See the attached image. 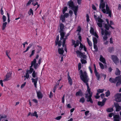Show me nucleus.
Segmentation results:
<instances>
[{
  "mask_svg": "<svg viewBox=\"0 0 121 121\" xmlns=\"http://www.w3.org/2000/svg\"><path fill=\"white\" fill-rule=\"evenodd\" d=\"M37 96L39 99H41L43 97V95L41 92L39 91L37 92Z\"/></svg>",
  "mask_w": 121,
  "mask_h": 121,
  "instance_id": "nucleus-21",
  "label": "nucleus"
},
{
  "mask_svg": "<svg viewBox=\"0 0 121 121\" xmlns=\"http://www.w3.org/2000/svg\"><path fill=\"white\" fill-rule=\"evenodd\" d=\"M99 60L104 64H106L105 59L101 55H100Z\"/></svg>",
  "mask_w": 121,
  "mask_h": 121,
  "instance_id": "nucleus-18",
  "label": "nucleus"
},
{
  "mask_svg": "<svg viewBox=\"0 0 121 121\" xmlns=\"http://www.w3.org/2000/svg\"><path fill=\"white\" fill-rule=\"evenodd\" d=\"M33 45V44L32 43H30L29 45L26 48V50L25 51H24V52H27L30 49V48Z\"/></svg>",
  "mask_w": 121,
  "mask_h": 121,
  "instance_id": "nucleus-28",
  "label": "nucleus"
},
{
  "mask_svg": "<svg viewBox=\"0 0 121 121\" xmlns=\"http://www.w3.org/2000/svg\"><path fill=\"white\" fill-rule=\"evenodd\" d=\"M69 13L70 14V15L71 16H72L73 14V12L71 10H70L69 12Z\"/></svg>",
  "mask_w": 121,
  "mask_h": 121,
  "instance_id": "nucleus-63",
  "label": "nucleus"
},
{
  "mask_svg": "<svg viewBox=\"0 0 121 121\" xmlns=\"http://www.w3.org/2000/svg\"><path fill=\"white\" fill-rule=\"evenodd\" d=\"M26 83V82H25L24 83L22 84L21 86V88H22L25 86Z\"/></svg>",
  "mask_w": 121,
  "mask_h": 121,
  "instance_id": "nucleus-58",
  "label": "nucleus"
},
{
  "mask_svg": "<svg viewBox=\"0 0 121 121\" xmlns=\"http://www.w3.org/2000/svg\"><path fill=\"white\" fill-rule=\"evenodd\" d=\"M100 9H101L104 13L108 14V16L111 17L112 10L110 9L107 2L104 1V0H100Z\"/></svg>",
  "mask_w": 121,
  "mask_h": 121,
  "instance_id": "nucleus-3",
  "label": "nucleus"
},
{
  "mask_svg": "<svg viewBox=\"0 0 121 121\" xmlns=\"http://www.w3.org/2000/svg\"><path fill=\"white\" fill-rule=\"evenodd\" d=\"M31 116H35L36 118H38V116L37 114V112L36 111H35L34 113H31Z\"/></svg>",
  "mask_w": 121,
  "mask_h": 121,
  "instance_id": "nucleus-29",
  "label": "nucleus"
},
{
  "mask_svg": "<svg viewBox=\"0 0 121 121\" xmlns=\"http://www.w3.org/2000/svg\"><path fill=\"white\" fill-rule=\"evenodd\" d=\"M67 4L69 6L70 8L72 9L74 11L75 15L76 16L78 6H74L73 2L71 0Z\"/></svg>",
  "mask_w": 121,
  "mask_h": 121,
  "instance_id": "nucleus-7",
  "label": "nucleus"
},
{
  "mask_svg": "<svg viewBox=\"0 0 121 121\" xmlns=\"http://www.w3.org/2000/svg\"><path fill=\"white\" fill-rule=\"evenodd\" d=\"M81 61L82 64H85L87 63L86 60L83 59H81Z\"/></svg>",
  "mask_w": 121,
  "mask_h": 121,
  "instance_id": "nucleus-44",
  "label": "nucleus"
},
{
  "mask_svg": "<svg viewBox=\"0 0 121 121\" xmlns=\"http://www.w3.org/2000/svg\"><path fill=\"white\" fill-rule=\"evenodd\" d=\"M99 63L100 68L102 69H104V67L103 64L101 62H99Z\"/></svg>",
  "mask_w": 121,
  "mask_h": 121,
  "instance_id": "nucleus-41",
  "label": "nucleus"
},
{
  "mask_svg": "<svg viewBox=\"0 0 121 121\" xmlns=\"http://www.w3.org/2000/svg\"><path fill=\"white\" fill-rule=\"evenodd\" d=\"M106 21L107 22V24L108 26H111L114 24V23L112 21H110L109 22L108 20V19H106Z\"/></svg>",
  "mask_w": 121,
  "mask_h": 121,
  "instance_id": "nucleus-22",
  "label": "nucleus"
},
{
  "mask_svg": "<svg viewBox=\"0 0 121 121\" xmlns=\"http://www.w3.org/2000/svg\"><path fill=\"white\" fill-rule=\"evenodd\" d=\"M87 41L88 45L90 46H91L92 45V44L91 42L89 40L88 38H87Z\"/></svg>",
  "mask_w": 121,
  "mask_h": 121,
  "instance_id": "nucleus-36",
  "label": "nucleus"
},
{
  "mask_svg": "<svg viewBox=\"0 0 121 121\" xmlns=\"http://www.w3.org/2000/svg\"><path fill=\"white\" fill-rule=\"evenodd\" d=\"M29 73L27 71L26 73V75L24 77H26L27 79L29 77Z\"/></svg>",
  "mask_w": 121,
  "mask_h": 121,
  "instance_id": "nucleus-42",
  "label": "nucleus"
},
{
  "mask_svg": "<svg viewBox=\"0 0 121 121\" xmlns=\"http://www.w3.org/2000/svg\"><path fill=\"white\" fill-rule=\"evenodd\" d=\"M114 115H115L113 113H111L109 114V116L110 117H111L112 116L114 117Z\"/></svg>",
  "mask_w": 121,
  "mask_h": 121,
  "instance_id": "nucleus-57",
  "label": "nucleus"
},
{
  "mask_svg": "<svg viewBox=\"0 0 121 121\" xmlns=\"http://www.w3.org/2000/svg\"><path fill=\"white\" fill-rule=\"evenodd\" d=\"M67 7H64L63 9L62 12L63 14H64L65 12L67 11Z\"/></svg>",
  "mask_w": 121,
  "mask_h": 121,
  "instance_id": "nucleus-38",
  "label": "nucleus"
},
{
  "mask_svg": "<svg viewBox=\"0 0 121 121\" xmlns=\"http://www.w3.org/2000/svg\"><path fill=\"white\" fill-rule=\"evenodd\" d=\"M105 94L106 96L108 97L110 95V92L109 91H108L106 92Z\"/></svg>",
  "mask_w": 121,
  "mask_h": 121,
  "instance_id": "nucleus-45",
  "label": "nucleus"
},
{
  "mask_svg": "<svg viewBox=\"0 0 121 121\" xmlns=\"http://www.w3.org/2000/svg\"><path fill=\"white\" fill-rule=\"evenodd\" d=\"M120 73V71L119 69L117 68L116 69V71L115 72V74L116 75H119Z\"/></svg>",
  "mask_w": 121,
  "mask_h": 121,
  "instance_id": "nucleus-31",
  "label": "nucleus"
},
{
  "mask_svg": "<svg viewBox=\"0 0 121 121\" xmlns=\"http://www.w3.org/2000/svg\"><path fill=\"white\" fill-rule=\"evenodd\" d=\"M96 44H94V48L95 51H97L98 50V48Z\"/></svg>",
  "mask_w": 121,
  "mask_h": 121,
  "instance_id": "nucleus-47",
  "label": "nucleus"
},
{
  "mask_svg": "<svg viewBox=\"0 0 121 121\" xmlns=\"http://www.w3.org/2000/svg\"><path fill=\"white\" fill-rule=\"evenodd\" d=\"M90 32V33L92 35H94L97 38H98L99 37L98 35L94 31V30L93 28L92 27H91Z\"/></svg>",
  "mask_w": 121,
  "mask_h": 121,
  "instance_id": "nucleus-15",
  "label": "nucleus"
},
{
  "mask_svg": "<svg viewBox=\"0 0 121 121\" xmlns=\"http://www.w3.org/2000/svg\"><path fill=\"white\" fill-rule=\"evenodd\" d=\"M98 26L101 28V33L102 35V36L103 41H106L108 38V37L111 34L110 31H108L105 29L104 30L102 28L103 26L105 24L104 22L101 18L98 19L96 21Z\"/></svg>",
  "mask_w": 121,
  "mask_h": 121,
  "instance_id": "nucleus-2",
  "label": "nucleus"
},
{
  "mask_svg": "<svg viewBox=\"0 0 121 121\" xmlns=\"http://www.w3.org/2000/svg\"><path fill=\"white\" fill-rule=\"evenodd\" d=\"M12 73L9 72L7 73L5 77V78L3 80L4 82L7 81L10 79V78L11 77Z\"/></svg>",
  "mask_w": 121,
  "mask_h": 121,
  "instance_id": "nucleus-14",
  "label": "nucleus"
},
{
  "mask_svg": "<svg viewBox=\"0 0 121 121\" xmlns=\"http://www.w3.org/2000/svg\"><path fill=\"white\" fill-rule=\"evenodd\" d=\"M42 49L41 47L39 46H37L35 47H33L31 50V53H34L35 52L38 53L40 52Z\"/></svg>",
  "mask_w": 121,
  "mask_h": 121,
  "instance_id": "nucleus-10",
  "label": "nucleus"
},
{
  "mask_svg": "<svg viewBox=\"0 0 121 121\" xmlns=\"http://www.w3.org/2000/svg\"><path fill=\"white\" fill-rule=\"evenodd\" d=\"M109 81L111 83H115L117 82V86H119L121 84V75L116 77L115 79L110 78L109 79Z\"/></svg>",
  "mask_w": 121,
  "mask_h": 121,
  "instance_id": "nucleus-6",
  "label": "nucleus"
},
{
  "mask_svg": "<svg viewBox=\"0 0 121 121\" xmlns=\"http://www.w3.org/2000/svg\"><path fill=\"white\" fill-rule=\"evenodd\" d=\"M110 43H113L112 39V38H110Z\"/></svg>",
  "mask_w": 121,
  "mask_h": 121,
  "instance_id": "nucleus-64",
  "label": "nucleus"
},
{
  "mask_svg": "<svg viewBox=\"0 0 121 121\" xmlns=\"http://www.w3.org/2000/svg\"><path fill=\"white\" fill-rule=\"evenodd\" d=\"M33 1V2L32 3V4L33 6H35L36 5H37V7L36 10L37 8H38L39 6V5L38 4V3L37 2V1L34 2V0L36 1L38 0H32Z\"/></svg>",
  "mask_w": 121,
  "mask_h": 121,
  "instance_id": "nucleus-24",
  "label": "nucleus"
},
{
  "mask_svg": "<svg viewBox=\"0 0 121 121\" xmlns=\"http://www.w3.org/2000/svg\"><path fill=\"white\" fill-rule=\"evenodd\" d=\"M98 104L99 106H103L104 104V103L102 102L99 101L98 102Z\"/></svg>",
  "mask_w": 121,
  "mask_h": 121,
  "instance_id": "nucleus-39",
  "label": "nucleus"
},
{
  "mask_svg": "<svg viewBox=\"0 0 121 121\" xmlns=\"http://www.w3.org/2000/svg\"><path fill=\"white\" fill-rule=\"evenodd\" d=\"M31 2H33V0H29V1L27 4V6H28L30 5V4L31 3Z\"/></svg>",
  "mask_w": 121,
  "mask_h": 121,
  "instance_id": "nucleus-48",
  "label": "nucleus"
},
{
  "mask_svg": "<svg viewBox=\"0 0 121 121\" xmlns=\"http://www.w3.org/2000/svg\"><path fill=\"white\" fill-rule=\"evenodd\" d=\"M68 80L69 84L71 85L72 84V80L69 75L68 77Z\"/></svg>",
  "mask_w": 121,
  "mask_h": 121,
  "instance_id": "nucleus-32",
  "label": "nucleus"
},
{
  "mask_svg": "<svg viewBox=\"0 0 121 121\" xmlns=\"http://www.w3.org/2000/svg\"><path fill=\"white\" fill-rule=\"evenodd\" d=\"M114 121H119L120 118L119 116L118 115H114Z\"/></svg>",
  "mask_w": 121,
  "mask_h": 121,
  "instance_id": "nucleus-19",
  "label": "nucleus"
},
{
  "mask_svg": "<svg viewBox=\"0 0 121 121\" xmlns=\"http://www.w3.org/2000/svg\"><path fill=\"white\" fill-rule=\"evenodd\" d=\"M118 9L119 10H121V5L120 4H118Z\"/></svg>",
  "mask_w": 121,
  "mask_h": 121,
  "instance_id": "nucleus-60",
  "label": "nucleus"
},
{
  "mask_svg": "<svg viewBox=\"0 0 121 121\" xmlns=\"http://www.w3.org/2000/svg\"><path fill=\"white\" fill-rule=\"evenodd\" d=\"M86 21L88 22L90 20V19H89V16L88 14H87L86 15Z\"/></svg>",
  "mask_w": 121,
  "mask_h": 121,
  "instance_id": "nucleus-54",
  "label": "nucleus"
},
{
  "mask_svg": "<svg viewBox=\"0 0 121 121\" xmlns=\"http://www.w3.org/2000/svg\"><path fill=\"white\" fill-rule=\"evenodd\" d=\"M104 27L107 30H109L110 27L113 29H114V28L112 27L111 26H108L106 24H105Z\"/></svg>",
  "mask_w": 121,
  "mask_h": 121,
  "instance_id": "nucleus-25",
  "label": "nucleus"
},
{
  "mask_svg": "<svg viewBox=\"0 0 121 121\" xmlns=\"http://www.w3.org/2000/svg\"><path fill=\"white\" fill-rule=\"evenodd\" d=\"M78 38L80 41L77 40L76 43H75V41L74 40L72 41V42L73 43V44L74 45V47L76 48L77 46H78L79 44L80 43V46L79 48V50H81L82 48H83L84 50L86 52V48L84 46H83L82 44L81 43V42L82 41L81 36L80 35H79L78 36Z\"/></svg>",
  "mask_w": 121,
  "mask_h": 121,
  "instance_id": "nucleus-5",
  "label": "nucleus"
},
{
  "mask_svg": "<svg viewBox=\"0 0 121 121\" xmlns=\"http://www.w3.org/2000/svg\"><path fill=\"white\" fill-rule=\"evenodd\" d=\"M79 72L80 75V77L81 79L84 82L86 83L87 87V91L88 93L85 94V97L86 99V100L87 102H90L91 103H93V101L91 98L92 96V93L91 92L90 89L89 88L87 83L89 79L87 73L85 71L83 72L82 70H80Z\"/></svg>",
  "mask_w": 121,
  "mask_h": 121,
  "instance_id": "nucleus-1",
  "label": "nucleus"
},
{
  "mask_svg": "<svg viewBox=\"0 0 121 121\" xmlns=\"http://www.w3.org/2000/svg\"><path fill=\"white\" fill-rule=\"evenodd\" d=\"M53 96L52 93V92H50V95H49V97L50 98H51Z\"/></svg>",
  "mask_w": 121,
  "mask_h": 121,
  "instance_id": "nucleus-62",
  "label": "nucleus"
},
{
  "mask_svg": "<svg viewBox=\"0 0 121 121\" xmlns=\"http://www.w3.org/2000/svg\"><path fill=\"white\" fill-rule=\"evenodd\" d=\"M6 117V116L5 115H2L0 117V120H1L2 118H4Z\"/></svg>",
  "mask_w": 121,
  "mask_h": 121,
  "instance_id": "nucleus-53",
  "label": "nucleus"
},
{
  "mask_svg": "<svg viewBox=\"0 0 121 121\" xmlns=\"http://www.w3.org/2000/svg\"><path fill=\"white\" fill-rule=\"evenodd\" d=\"M113 110V109L112 108H107L106 109L107 111L108 112H112Z\"/></svg>",
  "mask_w": 121,
  "mask_h": 121,
  "instance_id": "nucleus-35",
  "label": "nucleus"
},
{
  "mask_svg": "<svg viewBox=\"0 0 121 121\" xmlns=\"http://www.w3.org/2000/svg\"><path fill=\"white\" fill-rule=\"evenodd\" d=\"M61 117H62L61 116H58L55 119L58 120H60L61 118Z\"/></svg>",
  "mask_w": 121,
  "mask_h": 121,
  "instance_id": "nucleus-55",
  "label": "nucleus"
},
{
  "mask_svg": "<svg viewBox=\"0 0 121 121\" xmlns=\"http://www.w3.org/2000/svg\"><path fill=\"white\" fill-rule=\"evenodd\" d=\"M94 73L96 76L97 78V79L98 80H99V79L100 78V76L99 73H98L97 71L94 72Z\"/></svg>",
  "mask_w": 121,
  "mask_h": 121,
  "instance_id": "nucleus-27",
  "label": "nucleus"
},
{
  "mask_svg": "<svg viewBox=\"0 0 121 121\" xmlns=\"http://www.w3.org/2000/svg\"><path fill=\"white\" fill-rule=\"evenodd\" d=\"M83 93L81 90H80L78 92H76V96H82L83 95Z\"/></svg>",
  "mask_w": 121,
  "mask_h": 121,
  "instance_id": "nucleus-26",
  "label": "nucleus"
},
{
  "mask_svg": "<svg viewBox=\"0 0 121 121\" xmlns=\"http://www.w3.org/2000/svg\"><path fill=\"white\" fill-rule=\"evenodd\" d=\"M58 51L59 53H63L64 52L63 48H58Z\"/></svg>",
  "mask_w": 121,
  "mask_h": 121,
  "instance_id": "nucleus-40",
  "label": "nucleus"
},
{
  "mask_svg": "<svg viewBox=\"0 0 121 121\" xmlns=\"http://www.w3.org/2000/svg\"><path fill=\"white\" fill-rule=\"evenodd\" d=\"M41 60L42 59L41 58H39L38 61V64L36 63V60L35 59H34L31 63V66L30 67L29 70L27 71L30 74H31L34 71V69L32 68V66H33L34 68L35 69H36L39 66V65L40 64Z\"/></svg>",
  "mask_w": 121,
  "mask_h": 121,
  "instance_id": "nucleus-4",
  "label": "nucleus"
},
{
  "mask_svg": "<svg viewBox=\"0 0 121 121\" xmlns=\"http://www.w3.org/2000/svg\"><path fill=\"white\" fill-rule=\"evenodd\" d=\"M94 16L95 19V20L96 21H97L98 19L100 18L99 16L98 17H97V16L96 15H95Z\"/></svg>",
  "mask_w": 121,
  "mask_h": 121,
  "instance_id": "nucleus-51",
  "label": "nucleus"
},
{
  "mask_svg": "<svg viewBox=\"0 0 121 121\" xmlns=\"http://www.w3.org/2000/svg\"><path fill=\"white\" fill-rule=\"evenodd\" d=\"M7 24V23L6 22H5L3 24L2 29L4 30L5 28L6 25Z\"/></svg>",
  "mask_w": 121,
  "mask_h": 121,
  "instance_id": "nucleus-34",
  "label": "nucleus"
},
{
  "mask_svg": "<svg viewBox=\"0 0 121 121\" xmlns=\"http://www.w3.org/2000/svg\"><path fill=\"white\" fill-rule=\"evenodd\" d=\"M85 100L84 98V97H82L80 99L79 101L80 102L83 103L85 102Z\"/></svg>",
  "mask_w": 121,
  "mask_h": 121,
  "instance_id": "nucleus-33",
  "label": "nucleus"
},
{
  "mask_svg": "<svg viewBox=\"0 0 121 121\" xmlns=\"http://www.w3.org/2000/svg\"><path fill=\"white\" fill-rule=\"evenodd\" d=\"M84 53H77V56L81 58L86 59V56L84 55Z\"/></svg>",
  "mask_w": 121,
  "mask_h": 121,
  "instance_id": "nucleus-16",
  "label": "nucleus"
},
{
  "mask_svg": "<svg viewBox=\"0 0 121 121\" xmlns=\"http://www.w3.org/2000/svg\"><path fill=\"white\" fill-rule=\"evenodd\" d=\"M37 74V73L35 72V71H34L32 74V76L33 78H32L31 79L32 82L34 83V84L35 88L37 87V83L38 79Z\"/></svg>",
  "mask_w": 121,
  "mask_h": 121,
  "instance_id": "nucleus-8",
  "label": "nucleus"
},
{
  "mask_svg": "<svg viewBox=\"0 0 121 121\" xmlns=\"http://www.w3.org/2000/svg\"><path fill=\"white\" fill-rule=\"evenodd\" d=\"M114 106L116 108V111H118L121 109V107L117 103L114 104Z\"/></svg>",
  "mask_w": 121,
  "mask_h": 121,
  "instance_id": "nucleus-17",
  "label": "nucleus"
},
{
  "mask_svg": "<svg viewBox=\"0 0 121 121\" xmlns=\"http://www.w3.org/2000/svg\"><path fill=\"white\" fill-rule=\"evenodd\" d=\"M29 12V15H30L31 14H32V15L33 14V11L31 9H30Z\"/></svg>",
  "mask_w": 121,
  "mask_h": 121,
  "instance_id": "nucleus-46",
  "label": "nucleus"
},
{
  "mask_svg": "<svg viewBox=\"0 0 121 121\" xmlns=\"http://www.w3.org/2000/svg\"><path fill=\"white\" fill-rule=\"evenodd\" d=\"M69 34H67V35L65 36V38H64V37L63 38V39H62L61 38V40L62 39H63V45H62V46L63 47H64L65 46V41L66 39V38L69 35Z\"/></svg>",
  "mask_w": 121,
  "mask_h": 121,
  "instance_id": "nucleus-23",
  "label": "nucleus"
},
{
  "mask_svg": "<svg viewBox=\"0 0 121 121\" xmlns=\"http://www.w3.org/2000/svg\"><path fill=\"white\" fill-rule=\"evenodd\" d=\"M93 41L94 43V44H96L97 43V40L95 38H93Z\"/></svg>",
  "mask_w": 121,
  "mask_h": 121,
  "instance_id": "nucleus-37",
  "label": "nucleus"
},
{
  "mask_svg": "<svg viewBox=\"0 0 121 121\" xmlns=\"http://www.w3.org/2000/svg\"><path fill=\"white\" fill-rule=\"evenodd\" d=\"M60 29L59 32L60 33L61 36L60 39L61 40V38L63 39L65 36V33L64 32L63 30L64 28V26L63 24L61 23L60 24Z\"/></svg>",
  "mask_w": 121,
  "mask_h": 121,
  "instance_id": "nucleus-9",
  "label": "nucleus"
},
{
  "mask_svg": "<svg viewBox=\"0 0 121 121\" xmlns=\"http://www.w3.org/2000/svg\"><path fill=\"white\" fill-rule=\"evenodd\" d=\"M112 59L113 61L116 64H117L119 62L118 59L116 56L114 55L112 56Z\"/></svg>",
  "mask_w": 121,
  "mask_h": 121,
  "instance_id": "nucleus-13",
  "label": "nucleus"
},
{
  "mask_svg": "<svg viewBox=\"0 0 121 121\" xmlns=\"http://www.w3.org/2000/svg\"><path fill=\"white\" fill-rule=\"evenodd\" d=\"M69 16L68 13H65L64 15H61L60 17V19L62 21V22H64L65 20V18L68 17Z\"/></svg>",
  "mask_w": 121,
  "mask_h": 121,
  "instance_id": "nucleus-11",
  "label": "nucleus"
},
{
  "mask_svg": "<svg viewBox=\"0 0 121 121\" xmlns=\"http://www.w3.org/2000/svg\"><path fill=\"white\" fill-rule=\"evenodd\" d=\"M64 97H65V95H64L63 97L62 98V102L63 103H64V102L65 101V100H64Z\"/></svg>",
  "mask_w": 121,
  "mask_h": 121,
  "instance_id": "nucleus-61",
  "label": "nucleus"
},
{
  "mask_svg": "<svg viewBox=\"0 0 121 121\" xmlns=\"http://www.w3.org/2000/svg\"><path fill=\"white\" fill-rule=\"evenodd\" d=\"M115 100L117 102L121 101V93H118L116 94L115 96Z\"/></svg>",
  "mask_w": 121,
  "mask_h": 121,
  "instance_id": "nucleus-12",
  "label": "nucleus"
},
{
  "mask_svg": "<svg viewBox=\"0 0 121 121\" xmlns=\"http://www.w3.org/2000/svg\"><path fill=\"white\" fill-rule=\"evenodd\" d=\"M81 64L80 63H79L78 65V69L79 70L81 68Z\"/></svg>",
  "mask_w": 121,
  "mask_h": 121,
  "instance_id": "nucleus-49",
  "label": "nucleus"
},
{
  "mask_svg": "<svg viewBox=\"0 0 121 121\" xmlns=\"http://www.w3.org/2000/svg\"><path fill=\"white\" fill-rule=\"evenodd\" d=\"M59 56L61 57V59L60 61H63V59L65 57L66 55L65 53H59Z\"/></svg>",
  "mask_w": 121,
  "mask_h": 121,
  "instance_id": "nucleus-20",
  "label": "nucleus"
},
{
  "mask_svg": "<svg viewBox=\"0 0 121 121\" xmlns=\"http://www.w3.org/2000/svg\"><path fill=\"white\" fill-rule=\"evenodd\" d=\"M114 50V49L113 47H109L108 49V51L109 52H112Z\"/></svg>",
  "mask_w": 121,
  "mask_h": 121,
  "instance_id": "nucleus-30",
  "label": "nucleus"
},
{
  "mask_svg": "<svg viewBox=\"0 0 121 121\" xmlns=\"http://www.w3.org/2000/svg\"><path fill=\"white\" fill-rule=\"evenodd\" d=\"M92 7L93 9L95 10H96V8L95 6L94 5L92 4Z\"/></svg>",
  "mask_w": 121,
  "mask_h": 121,
  "instance_id": "nucleus-59",
  "label": "nucleus"
},
{
  "mask_svg": "<svg viewBox=\"0 0 121 121\" xmlns=\"http://www.w3.org/2000/svg\"><path fill=\"white\" fill-rule=\"evenodd\" d=\"M2 19L4 22H5L6 20V17L4 15H3V16Z\"/></svg>",
  "mask_w": 121,
  "mask_h": 121,
  "instance_id": "nucleus-50",
  "label": "nucleus"
},
{
  "mask_svg": "<svg viewBox=\"0 0 121 121\" xmlns=\"http://www.w3.org/2000/svg\"><path fill=\"white\" fill-rule=\"evenodd\" d=\"M104 89H99L97 90V91L99 93H102L104 91Z\"/></svg>",
  "mask_w": 121,
  "mask_h": 121,
  "instance_id": "nucleus-43",
  "label": "nucleus"
},
{
  "mask_svg": "<svg viewBox=\"0 0 121 121\" xmlns=\"http://www.w3.org/2000/svg\"><path fill=\"white\" fill-rule=\"evenodd\" d=\"M59 39V37L58 36H57L56 37V39L55 41V42L56 43V45H57V42L58 41Z\"/></svg>",
  "mask_w": 121,
  "mask_h": 121,
  "instance_id": "nucleus-56",
  "label": "nucleus"
},
{
  "mask_svg": "<svg viewBox=\"0 0 121 121\" xmlns=\"http://www.w3.org/2000/svg\"><path fill=\"white\" fill-rule=\"evenodd\" d=\"M57 44H58L59 47H60L61 45V42L60 41H59L57 42Z\"/></svg>",
  "mask_w": 121,
  "mask_h": 121,
  "instance_id": "nucleus-52",
  "label": "nucleus"
}]
</instances>
